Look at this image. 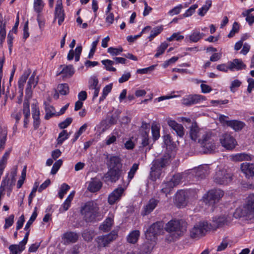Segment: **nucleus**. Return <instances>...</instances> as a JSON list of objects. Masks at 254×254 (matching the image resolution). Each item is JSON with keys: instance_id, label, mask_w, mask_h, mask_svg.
<instances>
[{"instance_id": "nucleus-26", "label": "nucleus", "mask_w": 254, "mask_h": 254, "mask_svg": "<svg viewBox=\"0 0 254 254\" xmlns=\"http://www.w3.org/2000/svg\"><path fill=\"white\" fill-rule=\"evenodd\" d=\"M230 158L232 161H249L252 160V156L251 155L246 153H237L236 154H232L230 156Z\"/></svg>"}, {"instance_id": "nucleus-28", "label": "nucleus", "mask_w": 254, "mask_h": 254, "mask_svg": "<svg viewBox=\"0 0 254 254\" xmlns=\"http://www.w3.org/2000/svg\"><path fill=\"white\" fill-rule=\"evenodd\" d=\"M227 224V220L225 216H221L216 218L213 220V224H211L213 228L212 230H215L217 228L222 227Z\"/></svg>"}, {"instance_id": "nucleus-61", "label": "nucleus", "mask_w": 254, "mask_h": 254, "mask_svg": "<svg viewBox=\"0 0 254 254\" xmlns=\"http://www.w3.org/2000/svg\"><path fill=\"white\" fill-rule=\"evenodd\" d=\"M72 119L71 118H67L63 122L59 124L60 128L63 129L67 127L72 122Z\"/></svg>"}, {"instance_id": "nucleus-3", "label": "nucleus", "mask_w": 254, "mask_h": 254, "mask_svg": "<svg viewBox=\"0 0 254 254\" xmlns=\"http://www.w3.org/2000/svg\"><path fill=\"white\" fill-rule=\"evenodd\" d=\"M170 160L169 154H164L161 158L154 160L152 163L150 178L153 181L159 179L162 174V168L167 165Z\"/></svg>"}, {"instance_id": "nucleus-50", "label": "nucleus", "mask_w": 254, "mask_h": 254, "mask_svg": "<svg viewBox=\"0 0 254 254\" xmlns=\"http://www.w3.org/2000/svg\"><path fill=\"white\" fill-rule=\"evenodd\" d=\"M98 80L96 77H92L89 81V89L90 90L95 89L100 87L98 86Z\"/></svg>"}, {"instance_id": "nucleus-15", "label": "nucleus", "mask_w": 254, "mask_h": 254, "mask_svg": "<svg viewBox=\"0 0 254 254\" xmlns=\"http://www.w3.org/2000/svg\"><path fill=\"white\" fill-rule=\"evenodd\" d=\"M117 236V233L113 231L108 235L98 237L97 239V242L99 247H106L108 244L115 240Z\"/></svg>"}, {"instance_id": "nucleus-17", "label": "nucleus", "mask_w": 254, "mask_h": 254, "mask_svg": "<svg viewBox=\"0 0 254 254\" xmlns=\"http://www.w3.org/2000/svg\"><path fill=\"white\" fill-rule=\"evenodd\" d=\"M64 12L62 0H57L55 10V20L58 19V24L61 25L64 20Z\"/></svg>"}, {"instance_id": "nucleus-51", "label": "nucleus", "mask_w": 254, "mask_h": 254, "mask_svg": "<svg viewBox=\"0 0 254 254\" xmlns=\"http://www.w3.org/2000/svg\"><path fill=\"white\" fill-rule=\"evenodd\" d=\"M44 5V3L42 0H34V10L37 13H40L41 12L43 8Z\"/></svg>"}, {"instance_id": "nucleus-7", "label": "nucleus", "mask_w": 254, "mask_h": 254, "mask_svg": "<svg viewBox=\"0 0 254 254\" xmlns=\"http://www.w3.org/2000/svg\"><path fill=\"white\" fill-rule=\"evenodd\" d=\"M223 195L224 192L221 190H212L204 195L203 197V202L210 207V211H213L214 205L220 201Z\"/></svg>"}, {"instance_id": "nucleus-43", "label": "nucleus", "mask_w": 254, "mask_h": 254, "mask_svg": "<svg viewBox=\"0 0 254 254\" xmlns=\"http://www.w3.org/2000/svg\"><path fill=\"white\" fill-rule=\"evenodd\" d=\"M46 115L45 118L46 120L49 119L53 117L55 114V109L53 107L49 105H46L45 106Z\"/></svg>"}, {"instance_id": "nucleus-29", "label": "nucleus", "mask_w": 254, "mask_h": 254, "mask_svg": "<svg viewBox=\"0 0 254 254\" xmlns=\"http://www.w3.org/2000/svg\"><path fill=\"white\" fill-rule=\"evenodd\" d=\"M7 129L4 127H0V150L4 148L7 138Z\"/></svg>"}, {"instance_id": "nucleus-20", "label": "nucleus", "mask_w": 254, "mask_h": 254, "mask_svg": "<svg viewBox=\"0 0 254 254\" xmlns=\"http://www.w3.org/2000/svg\"><path fill=\"white\" fill-rule=\"evenodd\" d=\"M229 64V70L234 71L245 69L246 65L244 64L242 60L240 59H235L231 61L228 62Z\"/></svg>"}, {"instance_id": "nucleus-14", "label": "nucleus", "mask_w": 254, "mask_h": 254, "mask_svg": "<svg viewBox=\"0 0 254 254\" xmlns=\"http://www.w3.org/2000/svg\"><path fill=\"white\" fill-rule=\"evenodd\" d=\"M39 80V78L36 75V72L34 71L30 76L27 84L25 90V98L30 99L32 96V89L34 88L37 85Z\"/></svg>"}, {"instance_id": "nucleus-40", "label": "nucleus", "mask_w": 254, "mask_h": 254, "mask_svg": "<svg viewBox=\"0 0 254 254\" xmlns=\"http://www.w3.org/2000/svg\"><path fill=\"white\" fill-rule=\"evenodd\" d=\"M204 34L198 31H194L189 36L190 41L191 42H197L201 39Z\"/></svg>"}, {"instance_id": "nucleus-18", "label": "nucleus", "mask_w": 254, "mask_h": 254, "mask_svg": "<svg viewBox=\"0 0 254 254\" xmlns=\"http://www.w3.org/2000/svg\"><path fill=\"white\" fill-rule=\"evenodd\" d=\"M204 132L205 131L200 129L196 123H194L190 127V136L192 140L199 142V139H201Z\"/></svg>"}, {"instance_id": "nucleus-36", "label": "nucleus", "mask_w": 254, "mask_h": 254, "mask_svg": "<svg viewBox=\"0 0 254 254\" xmlns=\"http://www.w3.org/2000/svg\"><path fill=\"white\" fill-rule=\"evenodd\" d=\"M207 168V166L199 167L196 172V176L200 179L205 178L209 173Z\"/></svg>"}, {"instance_id": "nucleus-41", "label": "nucleus", "mask_w": 254, "mask_h": 254, "mask_svg": "<svg viewBox=\"0 0 254 254\" xmlns=\"http://www.w3.org/2000/svg\"><path fill=\"white\" fill-rule=\"evenodd\" d=\"M3 182L4 183L3 187L9 190V191H11L12 187L15 184L14 176H13V178L11 180L7 177H6L2 181L1 183H3Z\"/></svg>"}, {"instance_id": "nucleus-35", "label": "nucleus", "mask_w": 254, "mask_h": 254, "mask_svg": "<svg viewBox=\"0 0 254 254\" xmlns=\"http://www.w3.org/2000/svg\"><path fill=\"white\" fill-rule=\"evenodd\" d=\"M212 5L211 0H206L205 4L198 9V14L201 16H203L209 10Z\"/></svg>"}, {"instance_id": "nucleus-2", "label": "nucleus", "mask_w": 254, "mask_h": 254, "mask_svg": "<svg viewBox=\"0 0 254 254\" xmlns=\"http://www.w3.org/2000/svg\"><path fill=\"white\" fill-rule=\"evenodd\" d=\"M107 166L108 171L104 175L105 181L116 182L120 179L122 173L123 165L120 157L111 156L107 161Z\"/></svg>"}, {"instance_id": "nucleus-37", "label": "nucleus", "mask_w": 254, "mask_h": 254, "mask_svg": "<svg viewBox=\"0 0 254 254\" xmlns=\"http://www.w3.org/2000/svg\"><path fill=\"white\" fill-rule=\"evenodd\" d=\"M75 194V191H73L70 193L62 205V207L64 211H66L68 210L70 206L71 202L72 200L73 197Z\"/></svg>"}, {"instance_id": "nucleus-11", "label": "nucleus", "mask_w": 254, "mask_h": 254, "mask_svg": "<svg viewBox=\"0 0 254 254\" xmlns=\"http://www.w3.org/2000/svg\"><path fill=\"white\" fill-rule=\"evenodd\" d=\"M163 227V223L162 221L153 223L146 230L145 232L146 238L150 241L155 240L156 236L162 231Z\"/></svg>"}, {"instance_id": "nucleus-54", "label": "nucleus", "mask_w": 254, "mask_h": 254, "mask_svg": "<svg viewBox=\"0 0 254 254\" xmlns=\"http://www.w3.org/2000/svg\"><path fill=\"white\" fill-rule=\"evenodd\" d=\"M123 51L122 47H119L118 48L110 47L108 49V52L112 56H117L120 55Z\"/></svg>"}, {"instance_id": "nucleus-19", "label": "nucleus", "mask_w": 254, "mask_h": 254, "mask_svg": "<svg viewBox=\"0 0 254 254\" xmlns=\"http://www.w3.org/2000/svg\"><path fill=\"white\" fill-rule=\"evenodd\" d=\"M31 73V70L27 69L24 71L23 74L20 76L18 82L19 92L20 93V98L18 100V103H21V97L23 96V92L24 85L26 81Z\"/></svg>"}, {"instance_id": "nucleus-48", "label": "nucleus", "mask_w": 254, "mask_h": 254, "mask_svg": "<svg viewBox=\"0 0 254 254\" xmlns=\"http://www.w3.org/2000/svg\"><path fill=\"white\" fill-rule=\"evenodd\" d=\"M68 134L66 130H63L60 133L57 138V142L58 144H62L63 142L68 138Z\"/></svg>"}, {"instance_id": "nucleus-44", "label": "nucleus", "mask_w": 254, "mask_h": 254, "mask_svg": "<svg viewBox=\"0 0 254 254\" xmlns=\"http://www.w3.org/2000/svg\"><path fill=\"white\" fill-rule=\"evenodd\" d=\"M168 47V44L165 42L161 44L157 49V52L154 57L155 58L159 57L160 55H162L167 48Z\"/></svg>"}, {"instance_id": "nucleus-34", "label": "nucleus", "mask_w": 254, "mask_h": 254, "mask_svg": "<svg viewBox=\"0 0 254 254\" xmlns=\"http://www.w3.org/2000/svg\"><path fill=\"white\" fill-rule=\"evenodd\" d=\"M74 73V70L72 65L64 66L62 71L61 74H63L65 77H70Z\"/></svg>"}, {"instance_id": "nucleus-45", "label": "nucleus", "mask_w": 254, "mask_h": 254, "mask_svg": "<svg viewBox=\"0 0 254 254\" xmlns=\"http://www.w3.org/2000/svg\"><path fill=\"white\" fill-rule=\"evenodd\" d=\"M138 163H134L131 166L129 171L128 173L127 178L129 181H130L134 177V175L138 169Z\"/></svg>"}, {"instance_id": "nucleus-4", "label": "nucleus", "mask_w": 254, "mask_h": 254, "mask_svg": "<svg viewBox=\"0 0 254 254\" xmlns=\"http://www.w3.org/2000/svg\"><path fill=\"white\" fill-rule=\"evenodd\" d=\"M212 228L211 224L208 221H199L190 230V236L191 239H199L204 236Z\"/></svg>"}, {"instance_id": "nucleus-1", "label": "nucleus", "mask_w": 254, "mask_h": 254, "mask_svg": "<svg viewBox=\"0 0 254 254\" xmlns=\"http://www.w3.org/2000/svg\"><path fill=\"white\" fill-rule=\"evenodd\" d=\"M187 228V223L182 220L173 219L165 225V229L169 233L166 240L169 242L175 241L182 237Z\"/></svg>"}, {"instance_id": "nucleus-47", "label": "nucleus", "mask_w": 254, "mask_h": 254, "mask_svg": "<svg viewBox=\"0 0 254 254\" xmlns=\"http://www.w3.org/2000/svg\"><path fill=\"white\" fill-rule=\"evenodd\" d=\"M37 216V207H35L34 212H33L31 217L30 218L29 220L27 222V223L25 226V228H24L25 230H29V227L32 225L33 222L35 221Z\"/></svg>"}, {"instance_id": "nucleus-42", "label": "nucleus", "mask_w": 254, "mask_h": 254, "mask_svg": "<svg viewBox=\"0 0 254 254\" xmlns=\"http://www.w3.org/2000/svg\"><path fill=\"white\" fill-rule=\"evenodd\" d=\"M29 100V99L26 98L23 103V113L24 115V119H28L30 114Z\"/></svg>"}, {"instance_id": "nucleus-57", "label": "nucleus", "mask_w": 254, "mask_h": 254, "mask_svg": "<svg viewBox=\"0 0 254 254\" xmlns=\"http://www.w3.org/2000/svg\"><path fill=\"white\" fill-rule=\"evenodd\" d=\"M14 215L11 214L8 217L5 219V224L3 226L4 229H8L13 225L14 223Z\"/></svg>"}, {"instance_id": "nucleus-22", "label": "nucleus", "mask_w": 254, "mask_h": 254, "mask_svg": "<svg viewBox=\"0 0 254 254\" xmlns=\"http://www.w3.org/2000/svg\"><path fill=\"white\" fill-rule=\"evenodd\" d=\"M79 237L78 234L73 232H67L62 236V240L64 244L75 243Z\"/></svg>"}, {"instance_id": "nucleus-9", "label": "nucleus", "mask_w": 254, "mask_h": 254, "mask_svg": "<svg viewBox=\"0 0 254 254\" xmlns=\"http://www.w3.org/2000/svg\"><path fill=\"white\" fill-rule=\"evenodd\" d=\"M182 179L181 175L178 174L173 176L169 181L164 182L161 185V192L165 193L166 196L171 193L174 187L180 184Z\"/></svg>"}, {"instance_id": "nucleus-12", "label": "nucleus", "mask_w": 254, "mask_h": 254, "mask_svg": "<svg viewBox=\"0 0 254 254\" xmlns=\"http://www.w3.org/2000/svg\"><path fill=\"white\" fill-rule=\"evenodd\" d=\"M220 141L222 145L227 149L232 150L237 145L235 139L229 133H224L220 138Z\"/></svg>"}, {"instance_id": "nucleus-60", "label": "nucleus", "mask_w": 254, "mask_h": 254, "mask_svg": "<svg viewBox=\"0 0 254 254\" xmlns=\"http://www.w3.org/2000/svg\"><path fill=\"white\" fill-rule=\"evenodd\" d=\"M141 144L143 147L149 144L148 133L146 131L141 133Z\"/></svg>"}, {"instance_id": "nucleus-53", "label": "nucleus", "mask_w": 254, "mask_h": 254, "mask_svg": "<svg viewBox=\"0 0 254 254\" xmlns=\"http://www.w3.org/2000/svg\"><path fill=\"white\" fill-rule=\"evenodd\" d=\"M68 86L67 84H61L58 86V91L62 95H65L68 93Z\"/></svg>"}, {"instance_id": "nucleus-38", "label": "nucleus", "mask_w": 254, "mask_h": 254, "mask_svg": "<svg viewBox=\"0 0 254 254\" xmlns=\"http://www.w3.org/2000/svg\"><path fill=\"white\" fill-rule=\"evenodd\" d=\"M160 129L159 125L153 123L151 127V131L153 139L155 140L158 139L160 137Z\"/></svg>"}, {"instance_id": "nucleus-32", "label": "nucleus", "mask_w": 254, "mask_h": 254, "mask_svg": "<svg viewBox=\"0 0 254 254\" xmlns=\"http://www.w3.org/2000/svg\"><path fill=\"white\" fill-rule=\"evenodd\" d=\"M6 37L5 23L3 22V17L0 13V44L4 41Z\"/></svg>"}, {"instance_id": "nucleus-10", "label": "nucleus", "mask_w": 254, "mask_h": 254, "mask_svg": "<svg viewBox=\"0 0 254 254\" xmlns=\"http://www.w3.org/2000/svg\"><path fill=\"white\" fill-rule=\"evenodd\" d=\"M213 179L217 184L226 185L231 182L232 176L226 170L222 169L216 172Z\"/></svg>"}, {"instance_id": "nucleus-58", "label": "nucleus", "mask_w": 254, "mask_h": 254, "mask_svg": "<svg viewBox=\"0 0 254 254\" xmlns=\"http://www.w3.org/2000/svg\"><path fill=\"white\" fill-rule=\"evenodd\" d=\"M99 37H98L96 41L92 42V48L88 56L89 59H91L93 57V55L96 51L97 45L99 41Z\"/></svg>"}, {"instance_id": "nucleus-8", "label": "nucleus", "mask_w": 254, "mask_h": 254, "mask_svg": "<svg viewBox=\"0 0 254 254\" xmlns=\"http://www.w3.org/2000/svg\"><path fill=\"white\" fill-rule=\"evenodd\" d=\"M236 213H240V217H254V193L250 194L246 198L245 204L242 209H237Z\"/></svg>"}, {"instance_id": "nucleus-27", "label": "nucleus", "mask_w": 254, "mask_h": 254, "mask_svg": "<svg viewBox=\"0 0 254 254\" xmlns=\"http://www.w3.org/2000/svg\"><path fill=\"white\" fill-rule=\"evenodd\" d=\"M102 186V183L99 180L93 179L89 182L87 189L90 192H95L99 190Z\"/></svg>"}, {"instance_id": "nucleus-25", "label": "nucleus", "mask_w": 254, "mask_h": 254, "mask_svg": "<svg viewBox=\"0 0 254 254\" xmlns=\"http://www.w3.org/2000/svg\"><path fill=\"white\" fill-rule=\"evenodd\" d=\"M114 224V216L111 215L108 217L103 223L100 226V230L104 232H108L111 229Z\"/></svg>"}, {"instance_id": "nucleus-21", "label": "nucleus", "mask_w": 254, "mask_h": 254, "mask_svg": "<svg viewBox=\"0 0 254 254\" xmlns=\"http://www.w3.org/2000/svg\"><path fill=\"white\" fill-rule=\"evenodd\" d=\"M167 123L169 127L176 132L178 136L181 137L184 136V128L181 124H178L175 121L172 120H168Z\"/></svg>"}, {"instance_id": "nucleus-63", "label": "nucleus", "mask_w": 254, "mask_h": 254, "mask_svg": "<svg viewBox=\"0 0 254 254\" xmlns=\"http://www.w3.org/2000/svg\"><path fill=\"white\" fill-rule=\"evenodd\" d=\"M182 8H183L182 5L179 4L178 6L175 7L173 9L169 10V11L168 12V13L169 15H170L171 16H173V15H174L176 14H178L180 12Z\"/></svg>"}, {"instance_id": "nucleus-49", "label": "nucleus", "mask_w": 254, "mask_h": 254, "mask_svg": "<svg viewBox=\"0 0 254 254\" xmlns=\"http://www.w3.org/2000/svg\"><path fill=\"white\" fill-rule=\"evenodd\" d=\"M70 187L67 184L65 183L62 184L59 192V197L61 199H62L64 197V194L67 193Z\"/></svg>"}, {"instance_id": "nucleus-33", "label": "nucleus", "mask_w": 254, "mask_h": 254, "mask_svg": "<svg viewBox=\"0 0 254 254\" xmlns=\"http://www.w3.org/2000/svg\"><path fill=\"white\" fill-rule=\"evenodd\" d=\"M140 235L138 230L131 232L127 237V241L130 244H135L137 242Z\"/></svg>"}, {"instance_id": "nucleus-6", "label": "nucleus", "mask_w": 254, "mask_h": 254, "mask_svg": "<svg viewBox=\"0 0 254 254\" xmlns=\"http://www.w3.org/2000/svg\"><path fill=\"white\" fill-rule=\"evenodd\" d=\"M99 208L93 201L86 202L80 209L81 214L86 222H93L98 215Z\"/></svg>"}, {"instance_id": "nucleus-46", "label": "nucleus", "mask_w": 254, "mask_h": 254, "mask_svg": "<svg viewBox=\"0 0 254 254\" xmlns=\"http://www.w3.org/2000/svg\"><path fill=\"white\" fill-rule=\"evenodd\" d=\"M112 88V84H110L106 85L103 90L102 95L100 97V102L103 101L107 96V95L111 91Z\"/></svg>"}, {"instance_id": "nucleus-23", "label": "nucleus", "mask_w": 254, "mask_h": 254, "mask_svg": "<svg viewBox=\"0 0 254 254\" xmlns=\"http://www.w3.org/2000/svg\"><path fill=\"white\" fill-rule=\"evenodd\" d=\"M241 170L247 177H254V164L243 163L241 164Z\"/></svg>"}, {"instance_id": "nucleus-55", "label": "nucleus", "mask_w": 254, "mask_h": 254, "mask_svg": "<svg viewBox=\"0 0 254 254\" xmlns=\"http://www.w3.org/2000/svg\"><path fill=\"white\" fill-rule=\"evenodd\" d=\"M229 241L226 238L224 239L220 244L217 248V252H221L225 250L229 245Z\"/></svg>"}, {"instance_id": "nucleus-24", "label": "nucleus", "mask_w": 254, "mask_h": 254, "mask_svg": "<svg viewBox=\"0 0 254 254\" xmlns=\"http://www.w3.org/2000/svg\"><path fill=\"white\" fill-rule=\"evenodd\" d=\"M159 201L154 198L150 199L148 203L144 206L142 211V215L144 216L148 215L156 207Z\"/></svg>"}, {"instance_id": "nucleus-64", "label": "nucleus", "mask_w": 254, "mask_h": 254, "mask_svg": "<svg viewBox=\"0 0 254 254\" xmlns=\"http://www.w3.org/2000/svg\"><path fill=\"white\" fill-rule=\"evenodd\" d=\"M9 249L10 251L9 254H17L18 253H21L23 251H20V247L17 245H11L9 246Z\"/></svg>"}, {"instance_id": "nucleus-59", "label": "nucleus", "mask_w": 254, "mask_h": 254, "mask_svg": "<svg viewBox=\"0 0 254 254\" xmlns=\"http://www.w3.org/2000/svg\"><path fill=\"white\" fill-rule=\"evenodd\" d=\"M32 114L33 120H40V112L39 108L34 105H32Z\"/></svg>"}, {"instance_id": "nucleus-39", "label": "nucleus", "mask_w": 254, "mask_h": 254, "mask_svg": "<svg viewBox=\"0 0 254 254\" xmlns=\"http://www.w3.org/2000/svg\"><path fill=\"white\" fill-rule=\"evenodd\" d=\"M102 64L104 65L105 69L109 71H116V68L113 65L115 64L114 61L110 60H104L101 61Z\"/></svg>"}, {"instance_id": "nucleus-30", "label": "nucleus", "mask_w": 254, "mask_h": 254, "mask_svg": "<svg viewBox=\"0 0 254 254\" xmlns=\"http://www.w3.org/2000/svg\"><path fill=\"white\" fill-rule=\"evenodd\" d=\"M228 123V127H231L236 131L241 130L245 125L244 122L238 120H230Z\"/></svg>"}, {"instance_id": "nucleus-52", "label": "nucleus", "mask_w": 254, "mask_h": 254, "mask_svg": "<svg viewBox=\"0 0 254 254\" xmlns=\"http://www.w3.org/2000/svg\"><path fill=\"white\" fill-rule=\"evenodd\" d=\"M163 28L161 27H156L154 28L150 33V36L148 37L149 40L151 41L153 39L158 35L162 31Z\"/></svg>"}, {"instance_id": "nucleus-62", "label": "nucleus", "mask_w": 254, "mask_h": 254, "mask_svg": "<svg viewBox=\"0 0 254 254\" xmlns=\"http://www.w3.org/2000/svg\"><path fill=\"white\" fill-rule=\"evenodd\" d=\"M216 69L220 71L227 72L229 70V64H221L216 66Z\"/></svg>"}, {"instance_id": "nucleus-13", "label": "nucleus", "mask_w": 254, "mask_h": 254, "mask_svg": "<svg viewBox=\"0 0 254 254\" xmlns=\"http://www.w3.org/2000/svg\"><path fill=\"white\" fill-rule=\"evenodd\" d=\"M206 100L205 96L193 94L189 95L185 97L182 100L183 105L190 106L194 104L199 103Z\"/></svg>"}, {"instance_id": "nucleus-31", "label": "nucleus", "mask_w": 254, "mask_h": 254, "mask_svg": "<svg viewBox=\"0 0 254 254\" xmlns=\"http://www.w3.org/2000/svg\"><path fill=\"white\" fill-rule=\"evenodd\" d=\"M175 201L180 206L185 205L186 202L185 192L183 190L178 191L175 196Z\"/></svg>"}, {"instance_id": "nucleus-5", "label": "nucleus", "mask_w": 254, "mask_h": 254, "mask_svg": "<svg viewBox=\"0 0 254 254\" xmlns=\"http://www.w3.org/2000/svg\"><path fill=\"white\" fill-rule=\"evenodd\" d=\"M217 137L211 131H205L202 134L199 143L206 150L207 152H214L217 148Z\"/></svg>"}, {"instance_id": "nucleus-56", "label": "nucleus", "mask_w": 254, "mask_h": 254, "mask_svg": "<svg viewBox=\"0 0 254 254\" xmlns=\"http://www.w3.org/2000/svg\"><path fill=\"white\" fill-rule=\"evenodd\" d=\"M63 164L62 159L57 161L53 165L51 173L53 175L56 174Z\"/></svg>"}, {"instance_id": "nucleus-16", "label": "nucleus", "mask_w": 254, "mask_h": 254, "mask_svg": "<svg viewBox=\"0 0 254 254\" xmlns=\"http://www.w3.org/2000/svg\"><path fill=\"white\" fill-rule=\"evenodd\" d=\"M124 191V190L122 187L114 190L108 196V203L110 205H113L117 203L121 199Z\"/></svg>"}]
</instances>
